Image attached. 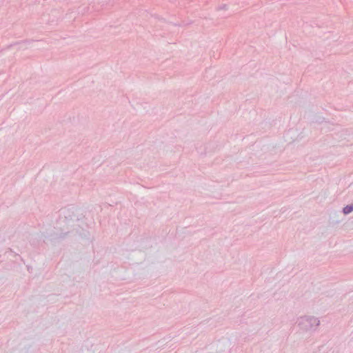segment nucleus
Returning a JSON list of instances; mask_svg holds the SVG:
<instances>
[{
	"mask_svg": "<svg viewBox=\"0 0 353 353\" xmlns=\"http://www.w3.org/2000/svg\"><path fill=\"white\" fill-rule=\"evenodd\" d=\"M296 323L302 331H315L320 325V321L313 316H303L297 319Z\"/></svg>",
	"mask_w": 353,
	"mask_h": 353,
	"instance_id": "nucleus-1",
	"label": "nucleus"
},
{
	"mask_svg": "<svg viewBox=\"0 0 353 353\" xmlns=\"http://www.w3.org/2000/svg\"><path fill=\"white\" fill-rule=\"evenodd\" d=\"M353 211V206L352 205H347L343 208V212L345 214H349L351 212Z\"/></svg>",
	"mask_w": 353,
	"mask_h": 353,
	"instance_id": "nucleus-2",
	"label": "nucleus"
}]
</instances>
